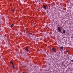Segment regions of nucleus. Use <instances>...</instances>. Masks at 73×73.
Here are the masks:
<instances>
[{
    "label": "nucleus",
    "instance_id": "f257e3e1",
    "mask_svg": "<svg viewBox=\"0 0 73 73\" xmlns=\"http://www.w3.org/2000/svg\"><path fill=\"white\" fill-rule=\"evenodd\" d=\"M57 31L59 33H62V34H65V33H66V30H63L62 31H61V28L60 27H58V29Z\"/></svg>",
    "mask_w": 73,
    "mask_h": 73
},
{
    "label": "nucleus",
    "instance_id": "9d476101",
    "mask_svg": "<svg viewBox=\"0 0 73 73\" xmlns=\"http://www.w3.org/2000/svg\"><path fill=\"white\" fill-rule=\"evenodd\" d=\"M13 12H14L15 11L14 10H13Z\"/></svg>",
    "mask_w": 73,
    "mask_h": 73
},
{
    "label": "nucleus",
    "instance_id": "20e7f679",
    "mask_svg": "<svg viewBox=\"0 0 73 73\" xmlns=\"http://www.w3.org/2000/svg\"><path fill=\"white\" fill-rule=\"evenodd\" d=\"M25 49H26V50L27 52H29V50H28V48L27 47H26Z\"/></svg>",
    "mask_w": 73,
    "mask_h": 73
},
{
    "label": "nucleus",
    "instance_id": "0eeeda50",
    "mask_svg": "<svg viewBox=\"0 0 73 73\" xmlns=\"http://www.w3.org/2000/svg\"><path fill=\"white\" fill-rule=\"evenodd\" d=\"M13 26H14V25L13 24H12L11 25V28H12V27H13Z\"/></svg>",
    "mask_w": 73,
    "mask_h": 73
},
{
    "label": "nucleus",
    "instance_id": "1a4fd4ad",
    "mask_svg": "<svg viewBox=\"0 0 73 73\" xmlns=\"http://www.w3.org/2000/svg\"><path fill=\"white\" fill-rule=\"evenodd\" d=\"M30 35H32V33H30Z\"/></svg>",
    "mask_w": 73,
    "mask_h": 73
},
{
    "label": "nucleus",
    "instance_id": "7ed1b4c3",
    "mask_svg": "<svg viewBox=\"0 0 73 73\" xmlns=\"http://www.w3.org/2000/svg\"><path fill=\"white\" fill-rule=\"evenodd\" d=\"M43 8H44V9H46V6H45V5H43Z\"/></svg>",
    "mask_w": 73,
    "mask_h": 73
},
{
    "label": "nucleus",
    "instance_id": "423d86ee",
    "mask_svg": "<svg viewBox=\"0 0 73 73\" xmlns=\"http://www.w3.org/2000/svg\"><path fill=\"white\" fill-rule=\"evenodd\" d=\"M63 48H64L62 46H61L60 49H63Z\"/></svg>",
    "mask_w": 73,
    "mask_h": 73
},
{
    "label": "nucleus",
    "instance_id": "39448f33",
    "mask_svg": "<svg viewBox=\"0 0 73 73\" xmlns=\"http://www.w3.org/2000/svg\"><path fill=\"white\" fill-rule=\"evenodd\" d=\"M52 50H54L55 51H56V49L54 48H52Z\"/></svg>",
    "mask_w": 73,
    "mask_h": 73
},
{
    "label": "nucleus",
    "instance_id": "f03ea898",
    "mask_svg": "<svg viewBox=\"0 0 73 73\" xmlns=\"http://www.w3.org/2000/svg\"><path fill=\"white\" fill-rule=\"evenodd\" d=\"M10 63L11 64H12L13 65L12 66V67L13 68H15V66H14V65H13V62H11Z\"/></svg>",
    "mask_w": 73,
    "mask_h": 73
},
{
    "label": "nucleus",
    "instance_id": "6e6552de",
    "mask_svg": "<svg viewBox=\"0 0 73 73\" xmlns=\"http://www.w3.org/2000/svg\"><path fill=\"white\" fill-rule=\"evenodd\" d=\"M68 50H66V52H67V53H69V52H68Z\"/></svg>",
    "mask_w": 73,
    "mask_h": 73
}]
</instances>
